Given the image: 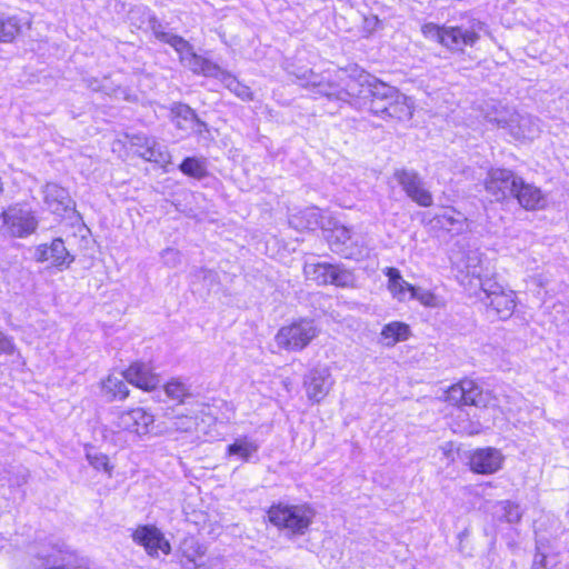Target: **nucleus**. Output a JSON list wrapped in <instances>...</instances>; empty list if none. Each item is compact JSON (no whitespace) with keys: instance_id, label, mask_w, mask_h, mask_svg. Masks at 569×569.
<instances>
[{"instance_id":"a878e982","label":"nucleus","mask_w":569,"mask_h":569,"mask_svg":"<svg viewBox=\"0 0 569 569\" xmlns=\"http://www.w3.org/2000/svg\"><path fill=\"white\" fill-rule=\"evenodd\" d=\"M388 288L398 300H405L406 296L411 293L413 286L402 279L400 272L396 268H388Z\"/></svg>"},{"instance_id":"72a5a7b5","label":"nucleus","mask_w":569,"mask_h":569,"mask_svg":"<svg viewBox=\"0 0 569 569\" xmlns=\"http://www.w3.org/2000/svg\"><path fill=\"white\" fill-rule=\"evenodd\" d=\"M465 405L475 407H486L488 402V393H485L475 381L471 380V388L466 390Z\"/></svg>"},{"instance_id":"2f4dec72","label":"nucleus","mask_w":569,"mask_h":569,"mask_svg":"<svg viewBox=\"0 0 569 569\" xmlns=\"http://www.w3.org/2000/svg\"><path fill=\"white\" fill-rule=\"evenodd\" d=\"M166 395L172 400L183 402L184 398L190 396L189 387L178 379H172L164 386Z\"/></svg>"},{"instance_id":"423d86ee","label":"nucleus","mask_w":569,"mask_h":569,"mask_svg":"<svg viewBox=\"0 0 569 569\" xmlns=\"http://www.w3.org/2000/svg\"><path fill=\"white\" fill-rule=\"evenodd\" d=\"M38 227L33 212L21 204L8 207L0 213V233L4 237L26 238Z\"/></svg>"},{"instance_id":"1a4fd4ad","label":"nucleus","mask_w":569,"mask_h":569,"mask_svg":"<svg viewBox=\"0 0 569 569\" xmlns=\"http://www.w3.org/2000/svg\"><path fill=\"white\" fill-rule=\"evenodd\" d=\"M153 422L154 418L150 412L143 408H133L119 412L111 422V428L117 432L127 431L136 435H146Z\"/></svg>"},{"instance_id":"b1692460","label":"nucleus","mask_w":569,"mask_h":569,"mask_svg":"<svg viewBox=\"0 0 569 569\" xmlns=\"http://www.w3.org/2000/svg\"><path fill=\"white\" fill-rule=\"evenodd\" d=\"M410 335L409 326L399 321H392L381 330L382 343L387 347H393L398 342L408 340Z\"/></svg>"},{"instance_id":"c9c22d12","label":"nucleus","mask_w":569,"mask_h":569,"mask_svg":"<svg viewBox=\"0 0 569 569\" xmlns=\"http://www.w3.org/2000/svg\"><path fill=\"white\" fill-rule=\"evenodd\" d=\"M446 27H440L436 23L428 22L421 27L423 37L443 46Z\"/></svg>"},{"instance_id":"7ed1b4c3","label":"nucleus","mask_w":569,"mask_h":569,"mask_svg":"<svg viewBox=\"0 0 569 569\" xmlns=\"http://www.w3.org/2000/svg\"><path fill=\"white\" fill-rule=\"evenodd\" d=\"M269 522L289 538L300 537L308 532L316 517L315 509L308 503H274L268 511Z\"/></svg>"},{"instance_id":"f3484780","label":"nucleus","mask_w":569,"mask_h":569,"mask_svg":"<svg viewBox=\"0 0 569 569\" xmlns=\"http://www.w3.org/2000/svg\"><path fill=\"white\" fill-rule=\"evenodd\" d=\"M37 260L50 261L56 267H69L73 257L68 252L62 239L57 238L50 244H41L37 249Z\"/></svg>"},{"instance_id":"a19ab883","label":"nucleus","mask_w":569,"mask_h":569,"mask_svg":"<svg viewBox=\"0 0 569 569\" xmlns=\"http://www.w3.org/2000/svg\"><path fill=\"white\" fill-rule=\"evenodd\" d=\"M163 263L170 268H176L181 262L180 251L173 248H167L161 252Z\"/></svg>"},{"instance_id":"f03ea898","label":"nucleus","mask_w":569,"mask_h":569,"mask_svg":"<svg viewBox=\"0 0 569 569\" xmlns=\"http://www.w3.org/2000/svg\"><path fill=\"white\" fill-rule=\"evenodd\" d=\"M123 379L144 391H151L160 385V378L149 365L134 362L121 373V377L110 375L103 380L102 392L109 401L124 400L129 396V389Z\"/></svg>"},{"instance_id":"6e6552de","label":"nucleus","mask_w":569,"mask_h":569,"mask_svg":"<svg viewBox=\"0 0 569 569\" xmlns=\"http://www.w3.org/2000/svg\"><path fill=\"white\" fill-rule=\"evenodd\" d=\"M480 288L483 293L480 300L488 311L493 312L501 320L511 317L516 308V295L512 290H506L490 279L480 281Z\"/></svg>"},{"instance_id":"aec40b11","label":"nucleus","mask_w":569,"mask_h":569,"mask_svg":"<svg viewBox=\"0 0 569 569\" xmlns=\"http://www.w3.org/2000/svg\"><path fill=\"white\" fill-rule=\"evenodd\" d=\"M174 124L178 129L186 132L201 133L206 123L201 121L196 112L187 104L179 103L172 108Z\"/></svg>"},{"instance_id":"e433bc0d","label":"nucleus","mask_w":569,"mask_h":569,"mask_svg":"<svg viewBox=\"0 0 569 569\" xmlns=\"http://www.w3.org/2000/svg\"><path fill=\"white\" fill-rule=\"evenodd\" d=\"M87 459L94 469L103 470L109 473L111 472L112 468L109 466V458L107 455L96 450H88Z\"/></svg>"},{"instance_id":"4468645a","label":"nucleus","mask_w":569,"mask_h":569,"mask_svg":"<svg viewBox=\"0 0 569 569\" xmlns=\"http://www.w3.org/2000/svg\"><path fill=\"white\" fill-rule=\"evenodd\" d=\"M490 121L497 123V126L502 128H509L518 138L522 139H533L540 131V126L538 119L530 114H519L513 112L507 119L505 117L492 118Z\"/></svg>"},{"instance_id":"4c0bfd02","label":"nucleus","mask_w":569,"mask_h":569,"mask_svg":"<svg viewBox=\"0 0 569 569\" xmlns=\"http://www.w3.org/2000/svg\"><path fill=\"white\" fill-rule=\"evenodd\" d=\"M87 87L92 91H101L108 96H117L118 91H121L119 88L113 89L110 84L109 78H103L102 80H98L96 78L86 79Z\"/></svg>"},{"instance_id":"2eb2a0df","label":"nucleus","mask_w":569,"mask_h":569,"mask_svg":"<svg viewBox=\"0 0 569 569\" xmlns=\"http://www.w3.org/2000/svg\"><path fill=\"white\" fill-rule=\"evenodd\" d=\"M505 457L500 450L487 447L475 450L469 457L471 471L480 475H491L501 469Z\"/></svg>"},{"instance_id":"a18cd8bd","label":"nucleus","mask_w":569,"mask_h":569,"mask_svg":"<svg viewBox=\"0 0 569 569\" xmlns=\"http://www.w3.org/2000/svg\"><path fill=\"white\" fill-rule=\"evenodd\" d=\"M440 450L447 459H452V457H451L452 456V445L451 443H446V445L441 446Z\"/></svg>"},{"instance_id":"4be33fe9","label":"nucleus","mask_w":569,"mask_h":569,"mask_svg":"<svg viewBox=\"0 0 569 569\" xmlns=\"http://www.w3.org/2000/svg\"><path fill=\"white\" fill-rule=\"evenodd\" d=\"M351 241V230L345 226H336L331 233V247L345 258L358 259L362 250L355 251L348 243Z\"/></svg>"},{"instance_id":"ea45409f","label":"nucleus","mask_w":569,"mask_h":569,"mask_svg":"<svg viewBox=\"0 0 569 569\" xmlns=\"http://www.w3.org/2000/svg\"><path fill=\"white\" fill-rule=\"evenodd\" d=\"M188 569H222V561L219 557H208L197 561L193 566L188 563Z\"/></svg>"},{"instance_id":"58836bf2","label":"nucleus","mask_w":569,"mask_h":569,"mask_svg":"<svg viewBox=\"0 0 569 569\" xmlns=\"http://www.w3.org/2000/svg\"><path fill=\"white\" fill-rule=\"evenodd\" d=\"M501 506L505 511L503 517L507 522L518 523L521 520L522 511L517 503L506 500L501 502Z\"/></svg>"},{"instance_id":"5701e85b","label":"nucleus","mask_w":569,"mask_h":569,"mask_svg":"<svg viewBox=\"0 0 569 569\" xmlns=\"http://www.w3.org/2000/svg\"><path fill=\"white\" fill-rule=\"evenodd\" d=\"M413 114V106L411 100L398 91V97H395L392 103L388 104L386 111L380 114L383 119H396L399 121L410 120Z\"/></svg>"},{"instance_id":"a211bd4d","label":"nucleus","mask_w":569,"mask_h":569,"mask_svg":"<svg viewBox=\"0 0 569 569\" xmlns=\"http://www.w3.org/2000/svg\"><path fill=\"white\" fill-rule=\"evenodd\" d=\"M513 197L526 210H540L547 204V199L542 191L533 184L526 183L520 177Z\"/></svg>"},{"instance_id":"412c9836","label":"nucleus","mask_w":569,"mask_h":569,"mask_svg":"<svg viewBox=\"0 0 569 569\" xmlns=\"http://www.w3.org/2000/svg\"><path fill=\"white\" fill-rule=\"evenodd\" d=\"M289 223L298 230H315L319 227L323 228V216L320 209L310 207L291 214Z\"/></svg>"},{"instance_id":"cd10ccee","label":"nucleus","mask_w":569,"mask_h":569,"mask_svg":"<svg viewBox=\"0 0 569 569\" xmlns=\"http://www.w3.org/2000/svg\"><path fill=\"white\" fill-rule=\"evenodd\" d=\"M206 555V548L194 540L186 541L182 548V558L180 560L181 569H188V563L193 566Z\"/></svg>"},{"instance_id":"c85d7f7f","label":"nucleus","mask_w":569,"mask_h":569,"mask_svg":"<svg viewBox=\"0 0 569 569\" xmlns=\"http://www.w3.org/2000/svg\"><path fill=\"white\" fill-rule=\"evenodd\" d=\"M258 450V446L249 440L248 438H239L236 441L228 446L227 453L229 456H238L240 459L247 461L249 458L256 453Z\"/></svg>"},{"instance_id":"de8ad7c7","label":"nucleus","mask_w":569,"mask_h":569,"mask_svg":"<svg viewBox=\"0 0 569 569\" xmlns=\"http://www.w3.org/2000/svg\"><path fill=\"white\" fill-rule=\"evenodd\" d=\"M532 569H545V568H543V567H538V566H537V562H535V565H533Z\"/></svg>"},{"instance_id":"37998d69","label":"nucleus","mask_w":569,"mask_h":569,"mask_svg":"<svg viewBox=\"0 0 569 569\" xmlns=\"http://www.w3.org/2000/svg\"><path fill=\"white\" fill-rule=\"evenodd\" d=\"M151 139L152 138L136 134V136H132L130 141H131L132 146L144 150L147 148V146L149 144V142L151 141Z\"/></svg>"},{"instance_id":"0eeeda50","label":"nucleus","mask_w":569,"mask_h":569,"mask_svg":"<svg viewBox=\"0 0 569 569\" xmlns=\"http://www.w3.org/2000/svg\"><path fill=\"white\" fill-rule=\"evenodd\" d=\"M306 278L318 286L335 284L348 288L355 284V274L340 264L328 262H306L303 267Z\"/></svg>"},{"instance_id":"f704fd0d","label":"nucleus","mask_w":569,"mask_h":569,"mask_svg":"<svg viewBox=\"0 0 569 569\" xmlns=\"http://www.w3.org/2000/svg\"><path fill=\"white\" fill-rule=\"evenodd\" d=\"M20 24L16 18L0 19V41L8 42L19 33Z\"/></svg>"},{"instance_id":"c03bdc74","label":"nucleus","mask_w":569,"mask_h":569,"mask_svg":"<svg viewBox=\"0 0 569 569\" xmlns=\"http://www.w3.org/2000/svg\"><path fill=\"white\" fill-rule=\"evenodd\" d=\"M12 351H13L12 341L7 336H4L3 333L0 332V353L1 352L11 353Z\"/></svg>"},{"instance_id":"7c9ffc66","label":"nucleus","mask_w":569,"mask_h":569,"mask_svg":"<svg viewBox=\"0 0 569 569\" xmlns=\"http://www.w3.org/2000/svg\"><path fill=\"white\" fill-rule=\"evenodd\" d=\"M198 427V417L193 415H178L171 421V428L179 432H193Z\"/></svg>"},{"instance_id":"c756f323","label":"nucleus","mask_w":569,"mask_h":569,"mask_svg":"<svg viewBox=\"0 0 569 569\" xmlns=\"http://www.w3.org/2000/svg\"><path fill=\"white\" fill-rule=\"evenodd\" d=\"M471 388V380H462L451 386L446 393V400L452 405H465L466 390Z\"/></svg>"},{"instance_id":"20e7f679","label":"nucleus","mask_w":569,"mask_h":569,"mask_svg":"<svg viewBox=\"0 0 569 569\" xmlns=\"http://www.w3.org/2000/svg\"><path fill=\"white\" fill-rule=\"evenodd\" d=\"M150 27L154 37L158 40L170 44L179 53L181 63L193 73L213 77L217 79L219 78L222 69L212 61L198 56L193 51L192 46L182 37L166 32L161 23L156 18L150 19Z\"/></svg>"},{"instance_id":"dca6fc26","label":"nucleus","mask_w":569,"mask_h":569,"mask_svg":"<svg viewBox=\"0 0 569 569\" xmlns=\"http://www.w3.org/2000/svg\"><path fill=\"white\" fill-rule=\"evenodd\" d=\"M481 22H473L470 28L446 27L443 47L450 50H462L466 46H472L479 39L478 31L481 30Z\"/></svg>"},{"instance_id":"473e14b6","label":"nucleus","mask_w":569,"mask_h":569,"mask_svg":"<svg viewBox=\"0 0 569 569\" xmlns=\"http://www.w3.org/2000/svg\"><path fill=\"white\" fill-rule=\"evenodd\" d=\"M179 168L184 174L193 178H202L206 176L204 163L196 158H186Z\"/></svg>"},{"instance_id":"bb28decb","label":"nucleus","mask_w":569,"mask_h":569,"mask_svg":"<svg viewBox=\"0 0 569 569\" xmlns=\"http://www.w3.org/2000/svg\"><path fill=\"white\" fill-rule=\"evenodd\" d=\"M218 79L226 86L227 89H229L241 100H253V92L251 91V89L248 86L241 83L237 78H234L229 72L222 70Z\"/></svg>"},{"instance_id":"6ab92c4d","label":"nucleus","mask_w":569,"mask_h":569,"mask_svg":"<svg viewBox=\"0 0 569 569\" xmlns=\"http://www.w3.org/2000/svg\"><path fill=\"white\" fill-rule=\"evenodd\" d=\"M43 193L46 204L56 214H62L74 207L69 192L57 183H47Z\"/></svg>"},{"instance_id":"9b49d317","label":"nucleus","mask_w":569,"mask_h":569,"mask_svg":"<svg viewBox=\"0 0 569 569\" xmlns=\"http://www.w3.org/2000/svg\"><path fill=\"white\" fill-rule=\"evenodd\" d=\"M519 183V177L507 169H492L485 182L486 191L496 200L501 201L512 196Z\"/></svg>"},{"instance_id":"393cba45","label":"nucleus","mask_w":569,"mask_h":569,"mask_svg":"<svg viewBox=\"0 0 569 569\" xmlns=\"http://www.w3.org/2000/svg\"><path fill=\"white\" fill-rule=\"evenodd\" d=\"M139 154L144 160L158 163L163 168L171 161L167 147L160 144L153 138L144 150L139 151Z\"/></svg>"},{"instance_id":"f257e3e1","label":"nucleus","mask_w":569,"mask_h":569,"mask_svg":"<svg viewBox=\"0 0 569 569\" xmlns=\"http://www.w3.org/2000/svg\"><path fill=\"white\" fill-rule=\"evenodd\" d=\"M293 76L302 87H311L317 93L329 99L370 98L369 109L377 116L386 111L388 104L398 97L399 91L396 87L371 78L369 74H361L358 79L340 77L343 86L335 84L312 70H298Z\"/></svg>"},{"instance_id":"9d476101","label":"nucleus","mask_w":569,"mask_h":569,"mask_svg":"<svg viewBox=\"0 0 569 569\" xmlns=\"http://www.w3.org/2000/svg\"><path fill=\"white\" fill-rule=\"evenodd\" d=\"M333 385L335 379L328 367H316L303 379L307 398L316 403L327 397Z\"/></svg>"},{"instance_id":"39448f33","label":"nucleus","mask_w":569,"mask_h":569,"mask_svg":"<svg viewBox=\"0 0 569 569\" xmlns=\"http://www.w3.org/2000/svg\"><path fill=\"white\" fill-rule=\"evenodd\" d=\"M320 328L311 318L303 317L282 326L274 336L280 349L299 352L306 349L318 336Z\"/></svg>"},{"instance_id":"f8f14e48","label":"nucleus","mask_w":569,"mask_h":569,"mask_svg":"<svg viewBox=\"0 0 569 569\" xmlns=\"http://www.w3.org/2000/svg\"><path fill=\"white\" fill-rule=\"evenodd\" d=\"M395 178L412 201L422 207L432 204V196L423 188V183L416 171L398 169L395 171Z\"/></svg>"},{"instance_id":"ddd939ff","label":"nucleus","mask_w":569,"mask_h":569,"mask_svg":"<svg viewBox=\"0 0 569 569\" xmlns=\"http://www.w3.org/2000/svg\"><path fill=\"white\" fill-rule=\"evenodd\" d=\"M132 539L134 542L143 546L147 553L151 557H158L159 551L163 555H168L171 551L169 541L153 526L138 527L132 533Z\"/></svg>"},{"instance_id":"09e8293b","label":"nucleus","mask_w":569,"mask_h":569,"mask_svg":"<svg viewBox=\"0 0 569 569\" xmlns=\"http://www.w3.org/2000/svg\"><path fill=\"white\" fill-rule=\"evenodd\" d=\"M471 273H472V276L480 277L478 273H476V271H472Z\"/></svg>"},{"instance_id":"49530a36","label":"nucleus","mask_w":569,"mask_h":569,"mask_svg":"<svg viewBox=\"0 0 569 569\" xmlns=\"http://www.w3.org/2000/svg\"><path fill=\"white\" fill-rule=\"evenodd\" d=\"M199 272L202 273L204 278L207 276H211L212 274V272L210 270H207V269H201Z\"/></svg>"},{"instance_id":"79ce46f5","label":"nucleus","mask_w":569,"mask_h":569,"mask_svg":"<svg viewBox=\"0 0 569 569\" xmlns=\"http://www.w3.org/2000/svg\"><path fill=\"white\" fill-rule=\"evenodd\" d=\"M410 298H415L419 300L423 306L428 307L433 306L436 300V297L431 292L415 287L410 293Z\"/></svg>"}]
</instances>
